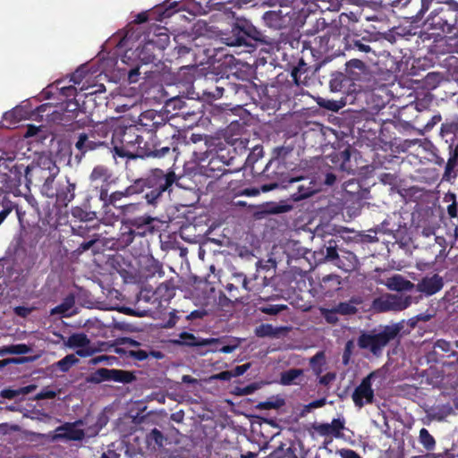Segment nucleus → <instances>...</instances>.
<instances>
[{
	"mask_svg": "<svg viewBox=\"0 0 458 458\" xmlns=\"http://www.w3.org/2000/svg\"><path fill=\"white\" fill-rule=\"evenodd\" d=\"M420 7L416 14L421 19L426 12L431 13L424 25L427 30L458 35V2L454 0H420Z\"/></svg>",
	"mask_w": 458,
	"mask_h": 458,
	"instance_id": "obj_1",
	"label": "nucleus"
},
{
	"mask_svg": "<svg viewBox=\"0 0 458 458\" xmlns=\"http://www.w3.org/2000/svg\"><path fill=\"white\" fill-rule=\"evenodd\" d=\"M396 325L386 326L372 330L361 331L357 338V345L375 357H380L385 347L399 334Z\"/></svg>",
	"mask_w": 458,
	"mask_h": 458,
	"instance_id": "obj_2",
	"label": "nucleus"
},
{
	"mask_svg": "<svg viewBox=\"0 0 458 458\" xmlns=\"http://www.w3.org/2000/svg\"><path fill=\"white\" fill-rule=\"evenodd\" d=\"M248 38L264 41L263 34L247 21H239L229 33L223 34L221 39L227 46H250Z\"/></svg>",
	"mask_w": 458,
	"mask_h": 458,
	"instance_id": "obj_3",
	"label": "nucleus"
},
{
	"mask_svg": "<svg viewBox=\"0 0 458 458\" xmlns=\"http://www.w3.org/2000/svg\"><path fill=\"white\" fill-rule=\"evenodd\" d=\"M411 303V296L387 294L373 301V309L379 312L400 311L408 308Z\"/></svg>",
	"mask_w": 458,
	"mask_h": 458,
	"instance_id": "obj_4",
	"label": "nucleus"
},
{
	"mask_svg": "<svg viewBox=\"0 0 458 458\" xmlns=\"http://www.w3.org/2000/svg\"><path fill=\"white\" fill-rule=\"evenodd\" d=\"M18 169H23L25 173V177L27 182H30L31 181V173L36 172L41 177L47 176L45 174L51 175H57L59 173V168L56 166L55 162L48 156H40L36 162H32L30 165L27 166H23L20 165L17 166Z\"/></svg>",
	"mask_w": 458,
	"mask_h": 458,
	"instance_id": "obj_5",
	"label": "nucleus"
},
{
	"mask_svg": "<svg viewBox=\"0 0 458 458\" xmlns=\"http://www.w3.org/2000/svg\"><path fill=\"white\" fill-rule=\"evenodd\" d=\"M134 135L131 133V128L114 130L112 138L114 155L121 157H132L131 142Z\"/></svg>",
	"mask_w": 458,
	"mask_h": 458,
	"instance_id": "obj_6",
	"label": "nucleus"
},
{
	"mask_svg": "<svg viewBox=\"0 0 458 458\" xmlns=\"http://www.w3.org/2000/svg\"><path fill=\"white\" fill-rule=\"evenodd\" d=\"M377 372L373 371L364 377L361 383L355 388L352 398L354 404L361 408L365 404L371 403L374 400V391L372 389V380L377 377Z\"/></svg>",
	"mask_w": 458,
	"mask_h": 458,
	"instance_id": "obj_7",
	"label": "nucleus"
},
{
	"mask_svg": "<svg viewBox=\"0 0 458 458\" xmlns=\"http://www.w3.org/2000/svg\"><path fill=\"white\" fill-rule=\"evenodd\" d=\"M82 420H77L73 423H65L55 429L54 440L66 439L79 441L84 438L86 435L93 436L96 432L86 433L81 427L83 426Z\"/></svg>",
	"mask_w": 458,
	"mask_h": 458,
	"instance_id": "obj_8",
	"label": "nucleus"
},
{
	"mask_svg": "<svg viewBox=\"0 0 458 458\" xmlns=\"http://www.w3.org/2000/svg\"><path fill=\"white\" fill-rule=\"evenodd\" d=\"M296 183L297 191L291 195L292 199L295 201L309 198L318 191V186L313 180L302 177L292 178L288 182V185L284 187L288 188L289 186H293Z\"/></svg>",
	"mask_w": 458,
	"mask_h": 458,
	"instance_id": "obj_9",
	"label": "nucleus"
},
{
	"mask_svg": "<svg viewBox=\"0 0 458 458\" xmlns=\"http://www.w3.org/2000/svg\"><path fill=\"white\" fill-rule=\"evenodd\" d=\"M65 346L76 349V353L81 357H89L96 352L90 340L83 333H76L70 335L64 342Z\"/></svg>",
	"mask_w": 458,
	"mask_h": 458,
	"instance_id": "obj_10",
	"label": "nucleus"
},
{
	"mask_svg": "<svg viewBox=\"0 0 458 458\" xmlns=\"http://www.w3.org/2000/svg\"><path fill=\"white\" fill-rule=\"evenodd\" d=\"M345 420L344 417L334 419L331 423H315L312 428L314 431L321 437H340L342 430L344 428Z\"/></svg>",
	"mask_w": 458,
	"mask_h": 458,
	"instance_id": "obj_11",
	"label": "nucleus"
},
{
	"mask_svg": "<svg viewBox=\"0 0 458 458\" xmlns=\"http://www.w3.org/2000/svg\"><path fill=\"white\" fill-rule=\"evenodd\" d=\"M175 345H185L189 347L213 346L219 343L217 338H199L193 334L183 332L179 335V338L171 341Z\"/></svg>",
	"mask_w": 458,
	"mask_h": 458,
	"instance_id": "obj_12",
	"label": "nucleus"
},
{
	"mask_svg": "<svg viewBox=\"0 0 458 458\" xmlns=\"http://www.w3.org/2000/svg\"><path fill=\"white\" fill-rule=\"evenodd\" d=\"M263 20L267 26L275 30H281L289 24L291 18L289 12L278 9L266 12L263 15Z\"/></svg>",
	"mask_w": 458,
	"mask_h": 458,
	"instance_id": "obj_13",
	"label": "nucleus"
},
{
	"mask_svg": "<svg viewBox=\"0 0 458 458\" xmlns=\"http://www.w3.org/2000/svg\"><path fill=\"white\" fill-rule=\"evenodd\" d=\"M154 218L150 216H142L135 218H128L123 220V225H127L136 231L139 236H145L148 232L151 231V224Z\"/></svg>",
	"mask_w": 458,
	"mask_h": 458,
	"instance_id": "obj_14",
	"label": "nucleus"
},
{
	"mask_svg": "<svg viewBox=\"0 0 458 458\" xmlns=\"http://www.w3.org/2000/svg\"><path fill=\"white\" fill-rule=\"evenodd\" d=\"M418 290L428 295H432L443 287L442 277L438 275L424 277L417 285Z\"/></svg>",
	"mask_w": 458,
	"mask_h": 458,
	"instance_id": "obj_15",
	"label": "nucleus"
},
{
	"mask_svg": "<svg viewBox=\"0 0 458 458\" xmlns=\"http://www.w3.org/2000/svg\"><path fill=\"white\" fill-rule=\"evenodd\" d=\"M30 114V108L28 104L19 105L11 111L4 113V119L8 123V126H12L26 119Z\"/></svg>",
	"mask_w": 458,
	"mask_h": 458,
	"instance_id": "obj_16",
	"label": "nucleus"
},
{
	"mask_svg": "<svg viewBox=\"0 0 458 458\" xmlns=\"http://www.w3.org/2000/svg\"><path fill=\"white\" fill-rule=\"evenodd\" d=\"M382 284H384L388 289L397 292L409 291L413 288V284L401 275H394L388 277L383 281Z\"/></svg>",
	"mask_w": 458,
	"mask_h": 458,
	"instance_id": "obj_17",
	"label": "nucleus"
},
{
	"mask_svg": "<svg viewBox=\"0 0 458 458\" xmlns=\"http://www.w3.org/2000/svg\"><path fill=\"white\" fill-rule=\"evenodd\" d=\"M358 263L357 257L352 252L341 250V254L335 265L344 271H352L357 267Z\"/></svg>",
	"mask_w": 458,
	"mask_h": 458,
	"instance_id": "obj_18",
	"label": "nucleus"
},
{
	"mask_svg": "<svg viewBox=\"0 0 458 458\" xmlns=\"http://www.w3.org/2000/svg\"><path fill=\"white\" fill-rule=\"evenodd\" d=\"M75 184L70 182V181L66 180V184L64 185L61 189L56 191L55 196L57 201H59L64 206H67L75 197Z\"/></svg>",
	"mask_w": 458,
	"mask_h": 458,
	"instance_id": "obj_19",
	"label": "nucleus"
},
{
	"mask_svg": "<svg viewBox=\"0 0 458 458\" xmlns=\"http://www.w3.org/2000/svg\"><path fill=\"white\" fill-rule=\"evenodd\" d=\"M74 298L72 296L66 297L64 301L51 310V315H59L61 317H70L73 314Z\"/></svg>",
	"mask_w": 458,
	"mask_h": 458,
	"instance_id": "obj_20",
	"label": "nucleus"
},
{
	"mask_svg": "<svg viewBox=\"0 0 458 458\" xmlns=\"http://www.w3.org/2000/svg\"><path fill=\"white\" fill-rule=\"evenodd\" d=\"M360 297H353L349 301L341 302L335 307V310L342 315H352L357 312V306L361 304Z\"/></svg>",
	"mask_w": 458,
	"mask_h": 458,
	"instance_id": "obj_21",
	"label": "nucleus"
},
{
	"mask_svg": "<svg viewBox=\"0 0 458 458\" xmlns=\"http://www.w3.org/2000/svg\"><path fill=\"white\" fill-rule=\"evenodd\" d=\"M98 374L103 378L114 379L119 382H128L131 378L127 372L116 369H100L98 370Z\"/></svg>",
	"mask_w": 458,
	"mask_h": 458,
	"instance_id": "obj_22",
	"label": "nucleus"
},
{
	"mask_svg": "<svg viewBox=\"0 0 458 458\" xmlns=\"http://www.w3.org/2000/svg\"><path fill=\"white\" fill-rule=\"evenodd\" d=\"M111 175L112 174L107 167H106L104 165H97L92 170V172L89 175V180L92 182L104 183V182H107L110 180Z\"/></svg>",
	"mask_w": 458,
	"mask_h": 458,
	"instance_id": "obj_23",
	"label": "nucleus"
},
{
	"mask_svg": "<svg viewBox=\"0 0 458 458\" xmlns=\"http://www.w3.org/2000/svg\"><path fill=\"white\" fill-rule=\"evenodd\" d=\"M308 72V66L307 64L301 59L292 71V77L293 79L294 84L297 86L305 84V81L307 76L305 75Z\"/></svg>",
	"mask_w": 458,
	"mask_h": 458,
	"instance_id": "obj_24",
	"label": "nucleus"
},
{
	"mask_svg": "<svg viewBox=\"0 0 458 458\" xmlns=\"http://www.w3.org/2000/svg\"><path fill=\"white\" fill-rule=\"evenodd\" d=\"M31 352V348L24 344H12L0 347V357L7 354H27Z\"/></svg>",
	"mask_w": 458,
	"mask_h": 458,
	"instance_id": "obj_25",
	"label": "nucleus"
},
{
	"mask_svg": "<svg viewBox=\"0 0 458 458\" xmlns=\"http://www.w3.org/2000/svg\"><path fill=\"white\" fill-rule=\"evenodd\" d=\"M122 233L117 240L119 247L125 248L129 246L134 240L136 231L131 229L127 225H123Z\"/></svg>",
	"mask_w": 458,
	"mask_h": 458,
	"instance_id": "obj_26",
	"label": "nucleus"
},
{
	"mask_svg": "<svg viewBox=\"0 0 458 458\" xmlns=\"http://www.w3.org/2000/svg\"><path fill=\"white\" fill-rule=\"evenodd\" d=\"M303 370L300 369H291L281 374L280 383L284 386L296 384V380L302 376Z\"/></svg>",
	"mask_w": 458,
	"mask_h": 458,
	"instance_id": "obj_27",
	"label": "nucleus"
},
{
	"mask_svg": "<svg viewBox=\"0 0 458 458\" xmlns=\"http://www.w3.org/2000/svg\"><path fill=\"white\" fill-rule=\"evenodd\" d=\"M322 287L328 291H336L341 287V278L336 275H328L322 279Z\"/></svg>",
	"mask_w": 458,
	"mask_h": 458,
	"instance_id": "obj_28",
	"label": "nucleus"
},
{
	"mask_svg": "<svg viewBox=\"0 0 458 458\" xmlns=\"http://www.w3.org/2000/svg\"><path fill=\"white\" fill-rule=\"evenodd\" d=\"M282 328H275L270 324H262L256 327L255 334L259 337L276 336Z\"/></svg>",
	"mask_w": 458,
	"mask_h": 458,
	"instance_id": "obj_29",
	"label": "nucleus"
},
{
	"mask_svg": "<svg viewBox=\"0 0 458 458\" xmlns=\"http://www.w3.org/2000/svg\"><path fill=\"white\" fill-rule=\"evenodd\" d=\"M55 176L56 175L47 174V176L43 177L45 179V182L42 185L41 192L47 198H54L55 196L56 191H55L53 186Z\"/></svg>",
	"mask_w": 458,
	"mask_h": 458,
	"instance_id": "obj_30",
	"label": "nucleus"
},
{
	"mask_svg": "<svg viewBox=\"0 0 458 458\" xmlns=\"http://www.w3.org/2000/svg\"><path fill=\"white\" fill-rule=\"evenodd\" d=\"M420 442L427 450H433L436 445L434 437L429 434L426 428H421L420 431Z\"/></svg>",
	"mask_w": 458,
	"mask_h": 458,
	"instance_id": "obj_31",
	"label": "nucleus"
},
{
	"mask_svg": "<svg viewBox=\"0 0 458 458\" xmlns=\"http://www.w3.org/2000/svg\"><path fill=\"white\" fill-rule=\"evenodd\" d=\"M78 362V359L74 354H68L59 361H57L55 365L60 369L63 372H66L70 369L72 366Z\"/></svg>",
	"mask_w": 458,
	"mask_h": 458,
	"instance_id": "obj_32",
	"label": "nucleus"
},
{
	"mask_svg": "<svg viewBox=\"0 0 458 458\" xmlns=\"http://www.w3.org/2000/svg\"><path fill=\"white\" fill-rule=\"evenodd\" d=\"M72 215L81 221H92L97 218L96 212L85 211L79 207L72 208Z\"/></svg>",
	"mask_w": 458,
	"mask_h": 458,
	"instance_id": "obj_33",
	"label": "nucleus"
},
{
	"mask_svg": "<svg viewBox=\"0 0 458 458\" xmlns=\"http://www.w3.org/2000/svg\"><path fill=\"white\" fill-rule=\"evenodd\" d=\"M317 103L320 107L335 112L338 111L344 106L341 101L330 100L322 98H318Z\"/></svg>",
	"mask_w": 458,
	"mask_h": 458,
	"instance_id": "obj_34",
	"label": "nucleus"
},
{
	"mask_svg": "<svg viewBox=\"0 0 458 458\" xmlns=\"http://www.w3.org/2000/svg\"><path fill=\"white\" fill-rule=\"evenodd\" d=\"M324 364L325 355L323 352H318L315 356H313L310 359V365L317 375L322 373Z\"/></svg>",
	"mask_w": 458,
	"mask_h": 458,
	"instance_id": "obj_35",
	"label": "nucleus"
},
{
	"mask_svg": "<svg viewBox=\"0 0 458 458\" xmlns=\"http://www.w3.org/2000/svg\"><path fill=\"white\" fill-rule=\"evenodd\" d=\"M160 174H163L162 171H158ZM176 176L174 172H170L166 174H162L161 181L159 183L160 191H165L168 188L175 182Z\"/></svg>",
	"mask_w": 458,
	"mask_h": 458,
	"instance_id": "obj_36",
	"label": "nucleus"
},
{
	"mask_svg": "<svg viewBox=\"0 0 458 458\" xmlns=\"http://www.w3.org/2000/svg\"><path fill=\"white\" fill-rule=\"evenodd\" d=\"M321 314L327 322L330 324H335L338 321V311L335 310V308L333 310L323 309L321 310Z\"/></svg>",
	"mask_w": 458,
	"mask_h": 458,
	"instance_id": "obj_37",
	"label": "nucleus"
},
{
	"mask_svg": "<svg viewBox=\"0 0 458 458\" xmlns=\"http://www.w3.org/2000/svg\"><path fill=\"white\" fill-rule=\"evenodd\" d=\"M285 309H286L285 305L276 304V305H269L267 307H263L260 309V310L265 314L276 315Z\"/></svg>",
	"mask_w": 458,
	"mask_h": 458,
	"instance_id": "obj_38",
	"label": "nucleus"
},
{
	"mask_svg": "<svg viewBox=\"0 0 458 458\" xmlns=\"http://www.w3.org/2000/svg\"><path fill=\"white\" fill-rule=\"evenodd\" d=\"M35 358H10L0 360V368H3L8 364H21L27 361H32Z\"/></svg>",
	"mask_w": 458,
	"mask_h": 458,
	"instance_id": "obj_39",
	"label": "nucleus"
},
{
	"mask_svg": "<svg viewBox=\"0 0 458 458\" xmlns=\"http://www.w3.org/2000/svg\"><path fill=\"white\" fill-rule=\"evenodd\" d=\"M326 403H327V400L325 398H321V399L313 401L304 406L302 413L310 412L311 410L321 408L326 404Z\"/></svg>",
	"mask_w": 458,
	"mask_h": 458,
	"instance_id": "obj_40",
	"label": "nucleus"
},
{
	"mask_svg": "<svg viewBox=\"0 0 458 458\" xmlns=\"http://www.w3.org/2000/svg\"><path fill=\"white\" fill-rule=\"evenodd\" d=\"M117 361V358L114 356L100 355L92 360L94 364L104 362L107 365H114Z\"/></svg>",
	"mask_w": 458,
	"mask_h": 458,
	"instance_id": "obj_41",
	"label": "nucleus"
},
{
	"mask_svg": "<svg viewBox=\"0 0 458 458\" xmlns=\"http://www.w3.org/2000/svg\"><path fill=\"white\" fill-rule=\"evenodd\" d=\"M57 393L52 389L45 388L36 395L37 400L51 399L56 396Z\"/></svg>",
	"mask_w": 458,
	"mask_h": 458,
	"instance_id": "obj_42",
	"label": "nucleus"
},
{
	"mask_svg": "<svg viewBox=\"0 0 458 458\" xmlns=\"http://www.w3.org/2000/svg\"><path fill=\"white\" fill-rule=\"evenodd\" d=\"M150 437H151V439H153L155 441V443L157 445H159V446L163 445L164 436H163V434L157 428H154V429L151 430Z\"/></svg>",
	"mask_w": 458,
	"mask_h": 458,
	"instance_id": "obj_43",
	"label": "nucleus"
},
{
	"mask_svg": "<svg viewBox=\"0 0 458 458\" xmlns=\"http://www.w3.org/2000/svg\"><path fill=\"white\" fill-rule=\"evenodd\" d=\"M339 255L340 254L337 253L335 247L328 246L327 248V251H326V259H327L335 261V263L338 260Z\"/></svg>",
	"mask_w": 458,
	"mask_h": 458,
	"instance_id": "obj_44",
	"label": "nucleus"
},
{
	"mask_svg": "<svg viewBox=\"0 0 458 458\" xmlns=\"http://www.w3.org/2000/svg\"><path fill=\"white\" fill-rule=\"evenodd\" d=\"M87 143H88V135L87 134H81L79 136V139L75 144L76 148L82 151V152H86V146H87Z\"/></svg>",
	"mask_w": 458,
	"mask_h": 458,
	"instance_id": "obj_45",
	"label": "nucleus"
},
{
	"mask_svg": "<svg viewBox=\"0 0 458 458\" xmlns=\"http://www.w3.org/2000/svg\"><path fill=\"white\" fill-rule=\"evenodd\" d=\"M0 395L4 398L13 399L14 397L21 395L20 388L4 389L3 391H1Z\"/></svg>",
	"mask_w": 458,
	"mask_h": 458,
	"instance_id": "obj_46",
	"label": "nucleus"
},
{
	"mask_svg": "<svg viewBox=\"0 0 458 458\" xmlns=\"http://www.w3.org/2000/svg\"><path fill=\"white\" fill-rule=\"evenodd\" d=\"M338 454L341 458H361L360 454L351 449H341Z\"/></svg>",
	"mask_w": 458,
	"mask_h": 458,
	"instance_id": "obj_47",
	"label": "nucleus"
},
{
	"mask_svg": "<svg viewBox=\"0 0 458 458\" xmlns=\"http://www.w3.org/2000/svg\"><path fill=\"white\" fill-rule=\"evenodd\" d=\"M292 209V206L285 203L277 204L272 208V213L275 214H280V213H285Z\"/></svg>",
	"mask_w": 458,
	"mask_h": 458,
	"instance_id": "obj_48",
	"label": "nucleus"
},
{
	"mask_svg": "<svg viewBox=\"0 0 458 458\" xmlns=\"http://www.w3.org/2000/svg\"><path fill=\"white\" fill-rule=\"evenodd\" d=\"M233 377V374L232 371H223L218 374L213 375L210 378L216 379V380H225L228 381Z\"/></svg>",
	"mask_w": 458,
	"mask_h": 458,
	"instance_id": "obj_49",
	"label": "nucleus"
},
{
	"mask_svg": "<svg viewBox=\"0 0 458 458\" xmlns=\"http://www.w3.org/2000/svg\"><path fill=\"white\" fill-rule=\"evenodd\" d=\"M32 311V308L25 307V306H18L14 308V312L16 315L26 318L29 316Z\"/></svg>",
	"mask_w": 458,
	"mask_h": 458,
	"instance_id": "obj_50",
	"label": "nucleus"
},
{
	"mask_svg": "<svg viewBox=\"0 0 458 458\" xmlns=\"http://www.w3.org/2000/svg\"><path fill=\"white\" fill-rule=\"evenodd\" d=\"M447 213L450 217L457 216L456 196H452V203L447 207Z\"/></svg>",
	"mask_w": 458,
	"mask_h": 458,
	"instance_id": "obj_51",
	"label": "nucleus"
},
{
	"mask_svg": "<svg viewBox=\"0 0 458 458\" xmlns=\"http://www.w3.org/2000/svg\"><path fill=\"white\" fill-rule=\"evenodd\" d=\"M335 379V374L329 372V373H327L326 375L320 377L319 384L327 386L328 384L333 382Z\"/></svg>",
	"mask_w": 458,
	"mask_h": 458,
	"instance_id": "obj_52",
	"label": "nucleus"
},
{
	"mask_svg": "<svg viewBox=\"0 0 458 458\" xmlns=\"http://www.w3.org/2000/svg\"><path fill=\"white\" fill-rule=\"evenodd\" d=\"M120 208L122 209V211L124 215H129V214H131V213H134L135 211H137L139 208V205L127 204V205L121 206Z\"/></svg>",
	"mask_w": 458,
	"mask_h": 458,
	"instance_id": "obj_53",
	"label": "nucleus"
},
{
	"mask_svg": "<svg viewBox=\"0 0 458 458\" xmlns=\"http://www.w3.org/2000/svg\"><path fill=\"white\" fill-rule=\"evenodd\" d=\"M353 47L364 53L371 51V47L369 45L363 44L360 40L353 41Z\"/></svg>",
	"mask_w": 458,
	"mask_h": 458,
	"instance_id": "obj_54",
	"label": "nucleus"
},
{
	"mask_svg": "<svg viewBox=\"0 0 458 458\" xmlns=\"http://www.w3.org/2000/svg\"><path fill=\"white\" fill-rule=\"evenodd\" d=\"M347 67L349 69L355 68L362 71L364 69V64L360 60L352 59L347 63Z\"/></svg>",
	"mask_w": 458,
	"mask_h": 458,
	"instance_id": "obj_55",
	"label": "nucleus"
},
{
	"mask_svg": "<svg viewBox=\"0 0 458 458\" xmlns=\"http://www.w3.org/2000/svg\"><path fill=\"white\" fill-rule=\"evenodd\" d=\"M249 368H250V364H243V365L235 367L234 369L232 371L233 374V377L242 376L248 370Z\"/></svg>",
	"mask_w": 458,
	"mask_h": 458,
	"instance_id": "obj_56",
	"label": "nucleus"
},
{
	"mask_svg": "<svg viewBox=\"0 0 458 458\" xmlns=\"http://www.w3.org/2000/svg\"><path fill=\"white\" fill-rule=\"evenodd\" d=\"M284 404V401L283 399H278L276 401L267 402L264 403V406L267 408L276 409V408L283 406Z\"/></svg>",
	"mask_w": 458,
	"mask_h": 458,
	"instance_id": "obj_57",
	"label": "nucleus"
},
{
	"mask_svg": "<svg viewBox=\"0 0 458 458\" xmlns=\"http://www.w3.org/2000/svg\"><path fill=\"white\" fill-rule=\"evenodd\" d=\"M39 131H40L39 127H37L35 125H29L27 127L26 132L24 133V137L29 138V137L35 136Z\"/></svg>",
	"mask_w": 458,
	"mask_h": 458,
	"instance_id": "obj_58",
	"label": "nucleus"
},
{
	"mask_svg": "<svg viewBox=\"0 0 458 458\" xmlns=\"http://www.w3.org/2000/svg\"><path fill=\"white\" fill-rule=\"evenodd\" d=\"M170 148L168 147H164L160 149H156L152 152V156L156 157H164L166 153H168Z\"/></svg>",
	"mask_w": 458,
	"mask_h": 458,
	"instance_id": "obj_59",
	"label": "nucleus"
},
{
	"mask_svg": "<svg viewBox=\"0 0 458 458\" xmlns=\"http://www.w3.org/2000/svg\"><path fill=\"white\" fill-rule=\"evenodd\" d=\"M96 242H97V239L84 242L81 244L79 250H81V251H86V250H89L94 245V243Z\"/></svg>",
	"mask_w": 458,
	"mask_h": 458,
	"instance_id": "obj_60",
	"label": "nucleus"
},
{
	"mask_svg": "<svg viewBox=\"0 0 458 458\" xmlns=\"http://www.w3.org/2000/svg\"><path fill=\"white\" fill-rule=\"evenodd\" d=\"M36 387L37 386L35 385H30L27 386L20 387L21 395H25L33 392L36 389Z\"/></svg>",
	"mask_w": 458,
	"mask_h": 458,
	"instance_id": "obj_61",
	"label": "nucleus"
},
{
	"mask_svg": "<svg viewBox=\"0 0 458 458\" xmlns=\"http://www.w3.org/2000/svg\"><path fill=\"white\" fill-rule=\"evenodd\" d=\"M352 345H353V343L352 341L347 342L346 346H345V352L344 354V363H347V361H348L349 355H350L351 349H352Z\"/></svg>",
	"mask_w": 458,
	"mask_h": 458,
	"instance_id": "obj_62",
	"label": "nucleus"
},
{
	"mask_svg": "<svg viewBox=\"0 0 458 458\" xmlns=\"http://www.w3.org/2000/svg\"><path fill=\"white\" fill-rule=\"evenodd\" d=\"M238 347V344H233V345H225L223 346L219 351L223 353H231L233 352L236 348Z\"/></svg>",
	"mask_w": 458,
	"mask_h": 458,
	"instance_id": "obj_63",
	"label": "nucleus"
},
{
	"mask_svg": "<svg viewBox=\"0 0 458 458\" xmlns=\"http://www.w3.org/2000/svg\"><path fill=\"white\" fill-rule=\"evenodd\" d=\"M12 211V208L9 207L4 208L0 211V225L4 222V220L7 217V216Z\"/></svg>",
	"mask_w": 458,
	"mask_h": 458,
	"instance_id": "obj_64",
	"label": "nucleus"
}]
</instances>
